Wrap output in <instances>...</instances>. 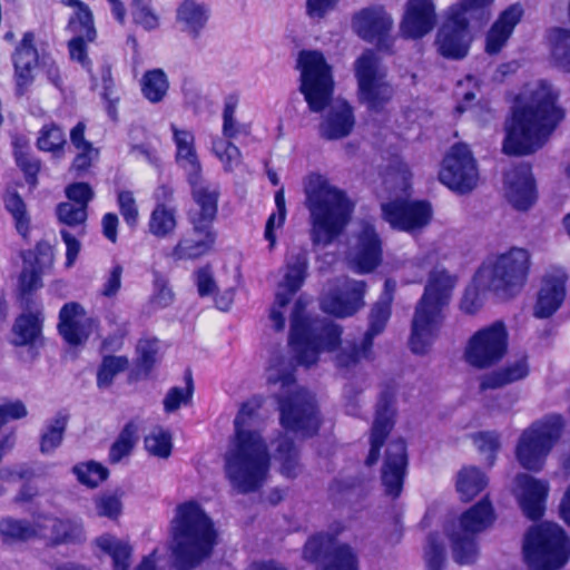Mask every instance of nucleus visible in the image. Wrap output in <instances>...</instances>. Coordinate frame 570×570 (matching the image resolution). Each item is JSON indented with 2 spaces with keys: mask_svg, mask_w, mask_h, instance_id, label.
Masks as SVG:
<instances>
[{
  "mask_svg": "<svg viewBox=\"0 0 570 570\" xmlns=\"http://www.w3.org/2000/svg\"><path fill=\"white\" fill-rule=\"evenodd\" d=\"M56 215L60 223L76 227L83 225L88 218V208L71 202H62L57 205Z\"/></svg>",
  "mask_w": 570,
  "mask_h": 570,
  "instance_id": "62",
  "label": "nucleus"
},
{
  "mask_svg": "<svg viewBox=\"0 0 570 570\" xmlns=\"http://www.w3.org/2000/svg\"><path fill=\"white\" fill-rule=\"evenodd\" d=\"M523 554L532 570H559L570 559V539L560 525L540 523L527 532Z\"/></svg>",
  "mask_w": 570,
  "mask_h": 570,
  "instance_id": "7",
  "label": "nucleus"
},
{
  "mask_svg": "<svg viewBox=\"0 0 570 570\" xmlns=\"http://www.w3.org/2000/svg\"><path fill=\"white\" fill-rule=\"evenodd\" d=\"M515 482L521 490L519 501L523 513L532 521L540 520L546 510L548 484L525 473L518 474Z\"/></svg>",
  "mask_w": 570,
  "mask_h": 570,
  "instance_id": "32",
  "label": "nucleus"
},
{
  "mask_svg": "<svg viewBox=\"0 0 570 570\" xmlns=\"http://www.w3.org/2000/svg\"><path fill=\"white\" fill-rule=\"evenodd\" d=\"M98 325L99 321L87 316L83 306L78 302L65 303L59 311L57 330L70 346L85 344Z\"/></svg>",
  "mask_w": 570,
  "mask_h": 570,
  "instance_id": "27",
  "label": "nucleus"
},
{
  "mask_svg": "<svg viewBox=\"0 0 570 570\" xmlns=\"http://www.w3.org/2000/svg\"><path fill=\"white\" fill-rule=\"evenodd\" d=\"M279 424L287 433L303 439L316 436L323 425V415L316 396L304 386H296L275 395Z\"/></svg>",
  "mask_w": 570,
  "mask_h": 570,
  "instance_id": "9",
  "label": "nucleus"
},
{
  "mask_svg": "<svg viewBox=\"0 0 570 570\" xmlns=\"http://www.w3.org/2000/svg\"><path fill=\"white\" fill-rule=\"evenodd\" d=\"M170 130L176 147V164L186 170V178L200 177L203 168L197 155L194 132L191 130L180 129L175 124L170 125Z\"/></svg>",
  "mask_w": 570,
  "mask_h": 570,
  "instance_id": "35",
  "label": "nucleus"
},
{
  "mask_svg": "<svg viewBox=\"0 0 570 570\" xmlns=\"http://www.w3.org/2000/svg\"><path fill=\"white\" fill-rule=\"evenodd\" d=\"M97 546L111 557L114 570H129L132 549L128 543L102 535L97 539Z\"/></svg>",
  "mask_w": 570,
  "mask_h": 570,
  "instance_id": "48",
  "label": "nucleus"
},
{
  "mask_svg": "<svg viewBox=\"0 0 570 570\" xmlns=\"http://www.w3.org/2000/svg\"><path fill=\"white\" fill-rule=\"evenodd\" d=\"M567 295V277L564 275H546L542 278L533 305V316L546 320L556 314Z\"/></svg>",
  "mask_w": 570,
  "mask_h": 570,
  "instance_id": "31",
  "label": "nucleus"
},
{
  "mask_svg": "<svg viewBox=\"0 0 570 570\" xmlns=\"http://www.w3.org/2000/svg\"><path fill=\"white\" fill-rule=\"evenodd\" d=\"M218 232L203 227H190L176 244L165 253V257L174 263L197 262L210 255L217 244Z\"/></svg>",
  "mask_w": 570,
  "mask_h": 570,
  "instance_id": "25",
  "label": "nucleus"
},
{
  "mask_svg": "<svg viewBox=\"0 0 570 570\" xmlns=\"http://www.w3.org/2000/svg\"><path fill=\"white\" fill-rule=\"evenodd\" d=\"M395 386L387 384L380 393L375 417L370 432V450L364 461L368 468L374 466L380 458L383 445L394 429Z\"/></svg>",
  "mask_w": 570,
  "mask_h": 570,
  "instance_id": "21",
  "label": "nucleus"
},
{
  "mask_svg": "<svg viewBox=\"0 0 570 570\" xmlns=\"http://www.w3.org/2000/svg\"><path fill=\"white\" fill-rule=\"evenodd\" d=\"M190 187L191 205L186 212L190 227L215 228L218 218L220 191L217 186L205 184L200 177H187Z\"/></svg>",
  "mask_w": 570,
  "mask_h": 570,
  "instance_id": "19",
  "label": "nucleus"
},
{
  "mask_svg": "<svg viewBox=\"0 0 570 570\" xmlns=\"http://www.w3.org/2000/svg\"><path fill=\"white\" fill-rule=\"evenodd\" d=\"M488 271V287L495 294L512 297L525 285L530 272V254L524 248L512 247L499 255L489 267H480L474 281Z\"/></svg>",
  "mask_w": 570,
  "mask_h": 570,
  "instance_id": "12",
  "label": "nucleus"
},
{
  "mask_svg": "<svg viewBox=\"0 0 570 570\" xmlns=\"http://www.w3.org/2000/svg\"><path fill=\"white\" fill-rule=\"evenodd\" d=\"M304 194L312 244L328 246L345 232L354 212V203L343 189L331 185L318 173L306 176Z\"/></svg>",
  "mask_w": 570,
  "mask_h": 570,
  "instance_id": "2",
  "label": "nucleus"
},
{
  "mask_svg": "<svg viewBox=\"0 0 570 570\" xmlns=\"http://www.w3.org/2000/svg\"><path fill=\"white\" fill-rule=\"evenodd\" d=\"M559 92L547 80H540L529 95V100L512 109L505 128L502 150L509 156L535 153L564 118L558 104Z\"/></svg>",
  "mask_w": 570,
  "mask_h": 570,
  "instance_id": "1",
  "label": "nucleus"
},
{
  "mask_svg": "<svg viewBox=\"0 0 570 570\" xmlns=\"http://www.w3.org/2000/svg\"><path fill=\"white\" fill-rule=\"evenodd\" d=\"M157 361L156 341L146 340L138 347V357L135 367L136 376L148 377L155 367Z\"/></svg>",
  "mask_w": 570,
  "mask_h": 570,
  "instance_id": "63",
  "label": "nucleus"
},
{
  "mask_svg": "<svg viewBox=\"0 0 570 570\" xmlns=\"http://www.w3.org/2000/svg\"><path fill=\"white\" fill-rule=\"evenodd\" d=\"M456 283V275L443 267H434L429 273L411 324L409 345L414 354H425L439 335Z\"/></svg>",
  "mask_w": 570,
  "mask_h": 570,
  "instance_id": "4",
  "label": "nucleus"
},
{
  "mask_svg": "<svg viewBox=\"0 0 570 570\" xmlns=\"http://www.w3.org/2000/svg\"><path fill=\"white\" fill-rule=\"evenodd\" d=\"M509 334L502 321L478 330L468 341L464 358L474 368L485 370L499 364L505 356Z\"/></svg>",
  "mask_w": 570,
  "mask_h": 570,
  "instance_id": "14",
  "label": "nucleus"
},
{
  "mask_svg": "<svg viewBox=\"0 0 570 570\" xmlns=\"http://www.w3.org/2000/svg\"><path fill=\"white\" fill-rule=\"evenodd\" d=\"M65 145L66 137L58 125L51 122L42 126L37 139L39 150L51 153L59 157L63 154Z\"/></svg>",
  "mask_w": 570,
  "mask_h": 570,
  "instance_id": "55",
  "label": "nucleus"
},
{
  "mask_svg": "<svg viewBox=\"0 0 570 570\" xmlns=\"http://www.w3.org/2000/svg\"><path fill=\"white\" fill-rule=\"evenodd\" d=\"M275 459L279 462L281 473L294 479L299 470V454L292 438L281 435L275 448Z\"/></svg>",
  "mask_w": 570,
  "mask_h": 570,
  "instance_id": "43",
  "label": "nucleus"
},
{
  "mask_svg": "<svg viewBox=\"0 0 570 570\" xmlns=\"http://www.w3.org/2000/svg\"><path fill=\"white\" fill-rule=\"evenodd\" d=\"M173 558L178 570H191L209 558L217 543L213 520L195 500L179 503L170 522Z\"/></svg>",
  "mask_w": 570,
  "mask_h": 570,
  "instance_id": "3",
  "label": "nucleus"
},
{
  "mask_svg": "<svg viewBox=\"0 0 570 570\" xmlns=\"http://www.w3.org/2000/svg\"><path fill=\"white\" fill-rule=\"evenodd\" d=\"M140 86L142 96L149 102L158 104L166 97L169 89V81L163 69L155 68L144 72Z\"/></svg>",
  "mask_w": 570,
  "mask_h": 570,
  "instance_id": "45",
  "label": "nucleus"
},
{
  "mask_svg": "<svg viewBox=\"0 0 570 570\" xmlns=\"http://www.w3.org/2000/svg\"><path fill=\"white\" fill-rule=\"evenodd\" d=\"M365 292L364 281L346 278L323 295L321 308L325 314L337 318L353 316L364 306Z\"/></svg>",
  "mask_w": 570,
  "mask_h": 570,
  "instance_id": "22",
  "label": "nucleus"
},
{
  "mask_svg": "<svg viewBox=\"0 0 570 570\" xmlns=\"http://www.w3.org/2000/svg\"><path fill=\"white\" fill-rule=\"evenodd\" d=\"M239 104V96L236 92L225 97L223 109V138L213 140L212 150L214 155L222 161L226 171H232L240 164L242 153L239 148L232 142L238 135H247L249 129L247 125L239 124L235 119V112Z\"/></svg>",
  "mask_w": 570,
  "mask_h": 570,
  "instance_id": "18",
  "label": "nucleus"
},
{
  "mask_svg": "<svg viewBox=\"0 0 570 570\" xmlns=\"http://www.w3.org/2000/svg\"><path fill=\"white\" fill-rule=\"evenodd\" d=\"M409 454L404 439H392L386 443L381 468V482L386 495L397 499L403 492L407 474Z\"/></svg>",
  "mask_w": 570,
  "mask_h": 570,
  "instance_id": "24",
  "label": "nucleus"
},
{
  "mask_svg": "<svg viewBox=\"0 0 570 570\" xmlns=\"http://www.w3.org/2000/svg\"><path fill=\"white\" fill-rule=\"evenodd\" d=\"M269 466L265 440L258 431L243 429L237 416L233 446L225 461L228 480L239 493L256 492L264 485Z\"/></svg>",
  "mask_w": 570,
  "mask_h": 570,
  "instance_id": "5",
  "label": "nucleus"
},
{
  "mask_svg": "<svg viewBox=\"0 0 570 570\" xmlns=\"http://www.w3.org/2000/svg\"><path fill=\"white\" fill-rule=\"evenodd\" d=\"M344 530L338 523L332 532H316L304 544V559L318 566V570H358V557L348 543H338Z\"/></svg>",
  "mask_w": 570,
  "mask_h": 570,
  "instance_id": "13",
  "label": "nucleus"
},
{
  "mask_svg": "<svg viewBox=\"0 0 570 570\" xmlns=\"http://www.w3.org/2000/svg\"><path fill=\"white\" fill-rule=\"evenodd\" d=\"M488 485V478L483 471L475 466H464L458 474L456 491L464 502L473 500Z\"/></svg>",
  "mask_w": 570,
  "mask_h": 570,
  "instance_id": "41",
  "label": "nucleus"
},
{
  "mask_svg": "<svg viewBox=\"0 0 570 570\" xmlns=\"http://www.w3.org/2000/svg\"><path fill=\"white\" fill-rule=\"evenodd\" d=\"M564 425L563 416L557 413L546 414L533 421L522 431L515 445L519 464L527 471H541L548 455L559 442Z\"/></svg>",
  "mask_w": 570,
  "mask_h": 570,
  "instance_id": "8",
  "label": "nucleus"
},
{
  "mask_svg": "<svg viewBox=\"0 0 570 570\" xmlns=\"http://www.w3.org/2000/svg\"><path fill=\"white\" fill-rule=\"evenodd\" d=\"M23 312L17 316L12 326L16 346H29L43 344V316L41 311Z\"/></svg>",
  "mask_w": 570,
  "mask_h": 570,
  "instance_id": "36",
  "label": "nucleus"
},
{
  "mask_svg": "<svg viewBox=\"0 0 570 570\" xmlns=\"http://www.w3.org/2000/svg\"><path fill=\"white\" fill-rule=\"evenodd\" d=\"M436 18L433 0H407L400 32L405 39H422L434 29Z\"/></svg>",
  "mask_w": 570,
  "mask_h": 570,
  "instance_id": "28",
  "label": "nucleus"
},
{
  "mask_svg": "<svg viewBox=\"0 0 570 570\" xmlns=\"http://www.w3.org/2000/svg\"><path fill=\"white\" fill-rule=\"evenodd\" d=\"M355 125L352 106L342 101L331 109L321 126V136L327 140H336L347 137Z\"/></svg>",
  "mask_w": 570,
  "mask_h": 570,
  "instance_id": "37",
  "label": "nucleus"
},
{
  "mask_svg": "<svg viewBox=\"0 0 570 570\" xmlns=\"http://www.w3.org/2000/svg\"><path fill=\"white\" fill-rule=\"evenodd\" d=\"M43 286L41 271L35 266L23 267L18 276L17 298L23 309L37 305L36 293Z\"/></svg>",
  "mask_w": 570,
  "mask_h": 570,
  "instance_id": "40",
  "label": "nucleus"
},
{
  "mask_svg": "<svg viewBox=\"0 0 570 570\" xmlns=\"http://www.w3.org/2000/svg\"><path fill=\"white\" fill-rule=\"evenodd\" d=\"M393 20L382 6L367 7L353 17L356 33L365 41L374 43L379 50L392 52L390 36Z\"/></svg>",
  "mask_w": 570,
  "mask_h": 570,
  "instance_id": "23",
  "label": "nucleus"
},
{
  "mask_svg": "<svg viewBox=\"0 0 570 570\" xmlns=\"http://www.w3.org/2000/svg\"><path fill=\"white\" fill-rule=\"evenodd\" d=\"M550 55L553 63L562 72L570 75V30L557 28L551 43Z\"/></svg>",
  "mask_w": 570,
  "mask_h": 570,
  "instance_id": "52",
  "label": "nucleus"
},
{
  "mask_svg": "<svg viewBox=\"0 0 570 570\" xmlns=\"http://www.w3.org/2000/svg\"><path fill=\"white\" fill-rule=\"evenodd\" d=\"M138 440V424L134 420H130L122 426L116 440L109 448V463L117 464L122 459L129 456L132 453Z\"/></svg>",
  "mask_w": 570,
  "mask_h": 570,
  "instance_id": "42",
  "label": "nucleus"
},
{
  "mask_svg": "<svg viewBox=\"0 0 570 570\" xmlns=\"http://www.w3.org/2000/svg\"><path fill=\"white\" fill-rule=\"evenodd\" d=\"M129 360L125 355H105L97 371V385L99 389L112 384L117 374L127 370Z\"/></svg>",
  "mask_w": 570,
  "mask_h": 570,
  "instance_id": "56",
  "label": "nucleus"
},
{
  "mask_svg": "<svg viewBox=\"0 0 570 570\" xmlns=\"http://www.w3.org/2000/svg\"><path fill=\"white\" fill-rule=\"evenodd\" d=\"M355 77L360 100L370 111L382 112L394 96L393 86L379 72L372 51L363 52L355 61Z\"/></svg>",
  "mask_w": 570,
  "mask_h": 570,
  "instance_id": "15",
  "label": "nucleus"
},
{
  "mask_svg": "<svg viewBox=\"0 0 570 570\" xmlns=\"http://www.w3.org/2000/svg\"><path fill=\"white\" fill-rule=\"evenodd\" d=\"M4 208L13 218L17 232L26 238L30 233V216L23 198L17 190L9 191L4 198Z\"/></svg>",
  "mask_w": 570,
  "mask_h": 570,
  "instance_id": "49",
  "label": "nucleus"
},
{
  "mask_svg": "<svg viewBox=\"0 0 570 570\" xmlns=\"http://www.w3.org/2000/svg\"><path fill=\"white\" fill-rule=\"evenodd\" d=\"M529 374V366L525 360L517 361L500 371L493 372L481 381L480 389L482 391L489 389H498L507 384L527 377Z\"/></svg>",
  "mask_w": 570,
  "mask_h": 570,
  "instance_id": "44",
  "label": "nucleus"
},
{
  "mask_svg": "<svg viewBox=\"0 0 570 570\" xmlns=\"http://www.w3.org/2000/svg\"><path fill=\"white\" fill-rule=\"evenodd\" d=\"M117 205L124 222L131 228L136 227L139 212L134 194L130 190H119L117 193Z\"/></svg>",
  "mask_w": 570,
  "mask_h": 570,
  "instance_id": "64",
  "label": "nucleus"
},
{
  "mask_svg": "<svg viewBox=\"0 0 570 570\" xmlns=\"http://www.w3.org/2000/svg\"><path fill=\"white\" fill-rule=\"evenodd\" d=\"M79 483L95 489L109 476V470L96 461L81 462L72 468Z\"/></svg>",
  "mask_w": 570,
  "mask_h": 570,
  "instance_id": "54",
  "label": "nucleus"
},
{
  "mask_svg": "<svg viewBox=\"0 0 570 570\" xmlns=\"http://www.w3.org/2000/svg\"><path fill=\"white\" fill-rule=\"evenodd\" d=\"M148 232L157 239L170 237L178 226L177 208L156 203L148 219Z\"/></svg>",
  "mask_w": 570,
  "mask_h": 570,
  "instance_id": "38",
  "label": "nucleus"
},
{
  "mask_svg": "<svg viewBox=\"0 0 570 570\" xmlns=\"http://www.w3.org/2000/svg\"><path fill=\"white\" fill-rule=\"evenodd\" d=\"M522 17L523 8L520 3L510 4L500 12L485 36V51L489 55H497L502 50Z\"/></svg>",
  "mask_w": 570,
  "mask_h": 570,
  "instance_id": "34",
  "label": "nucleus"
},
{
  "mask_svg": "<svg viewBox=\"0 0 570 570\" xmlns=\"http://www.w3.org/2000/svg\"><path fill=\"white\" fill-rule=\"evenodd\" d=\"M508 200L518 210H528L537 200V184L532 167L522 163L505 174Z\"/></svg>",
  "mask_w": 570,
  "mask_h": 570,
  "instance_id": "29",
  "label": "nucleus"
},
{
  "mask_svg": "<svg viewBox=\"0 0 570 570\" xmlns=\"http://www.w3.org/2000/svg\"><path fill=\"white\" fill-rule=\"evenodd\" d=\"M72 37L67 41L69 59L78 63L90 77L92 85L98 83L94 73L92 61L89 57L88 45L96 41L98 32L94 23L67 28Z\"/></svg>",
  "mask_w": 570,
  "mask_h": 570,
  "instance_id": "33",
  "label": "nucleus"
},
{
  "mask_svg": "<svg viewBox=\"0 0 570 570\" xmlns=\"http://www.w3.org/2000/svg\"><path fill=\"white\" fill-rule=\"evenodd\" d=\"M301 69L299 91L313 112L325 110L333 98L334 80L332 67L317 50H303L298 56Z\"/></svg>",
  "mask_w": 570,
  "mask_h": 570,
  "instance_id": "11",
  "label": "nucleus"
},
{
  "mask_svg": "<svg viewBox=\"0 0 570 570\" xmlns=\"http://www.w3.org/2000/svg\"><path fill=\"white\" fill-rule=\"evenodd\" d=\"M439 180L459 194H466L476 186V164L464 144L453 145L445 155L439 170Z\"/></svg>",
  "mask_w": 570,
  "mask_h": 570,
  "instance_id": "17",
  "label": "nucleus"
},
{
  "mask_svg": "<svg viewBox=\"0 0 570 570\" xmlns=\"http://www.w3.org/2000/svg\"><path fill=\"white\" fill-rule=\"evenodd\" d=\"M11 61L13 66L14 94L22 97L35 81V70L39 67L40 55L36 46V33L31 30L23 32L16 45Z\"/></svg>",
  "mask_w": 570,
  "mask_h": 570,
  "instance_id": "26",
  "label": "nucleus"
},
{
  "mask_svg": "<svg viewBox=\"0 0 570 570\" xmlns=\"http://www.w3.org/2000/svg\"><path fill=\"white\" fill-rule=\"evenodd\" d=\"M274 200L276 210L267 217L264 230V238L268 242L269 250H273L276 246L277 236L275 230L283 228L286 220L287 210L284 188L275 193Z\"/></svg>",
  "mask_w": 570,
  "mask_h": 570,
  "instance_id": "50",
  "label": "nucleus"
},
{
  "mask_svg": "<svg viewBox=\"0 0 570 570\" xmlns=\"http://www.w3.org/2000/svg\"><path fill=\"white\" fill-rule=\"evenodd\" d=\"M132 20L147 31L158 28L159 17L151 8V0H132L130 3Z\"/></svg>",
  "mask_w": 570,
  "mask_h": 570,
  "instance_id": "59",
  "label": "nucleus"
},
{
  "mask_svg": "<svg viewBox=\"0 0 570 570\" xmlns=\"http://www.w3.org/2000/svg\"><path fill=\"white\" fill-rule=\"evenodd\" d=\"M382 240L375 227L365 223L362 225L357 236L354 255V264L361 274H368L376 269L382 263Z\"/></svg>",
  "mask_w": 570,
  "mask_h": 570,
  "instance_id": "30",
  "label": "nucleus"
},
{
  "mask_svg": "<svg viewBox=\"0 0 570 570\" xmlns=\"http://www.w3.org/2000/svg\"><path fill=\"white\" fill-rule=\"evenodd\" d=\"M308 269V257L305 250H301L291 256L286 264L284 275V287L289 293H297L303 286Z\"/></svg>",
  "mask_w": 570,
  "mask_h": 570,
  "instance_id": "46",
  "label": "nucleus"
},
{
  "mask_svg": "<svg viewBox=\"0 0 570 570\" xmlns=\"http://www.w3.org/2000/svg\"><path fill=\"white\" fill-rule=\"evenodd\" d=\"M68 424V415L58 413L40 436V452L48 454L60 446Z\"/></svg>",
  "mask_w": 570,
  "mask_h": 570,
  "instance_id": "51",
  "label": "nucleus"
},
{
  "mask_svg": "<svg viewBox=\"0 0 570 570\" xmlns=\"http://www.w3.org/2000/svg\"><path fill=\"white\" fill-rule=\"evenodd\" d=\"M424 559L426 570H444L446 552L439 532H431L428 535Z\"/></svg>",
  "mask_w": 570,
  "mask_h": 570,
  "instance_id": "57",
  "label": "nucleus"
},
{
  "mask_svg": "<svg viewBox=\"0 0 570 570\" xmlns=\"http://www.w3.org/2000/svg\"><path fill=\"white\" fill-rule=\"evenodd\" d=\"M176 18L185 24L193 38H198L209 19V10L196 0H184L177 8Z\"/></svg>",
  "mask_w": 570,
  "mask_h": 570,
  "instance_id": "39",
  "label": "nucleus"
},
{
  "mask_svg": "<svg viewBox=\"0 0 570 570\" xmlns=\"http://www.w3.org/2000/svg\"><path fill=\"white\" fill-rule=\"evenodd\" d=\"M100 151L96 147L77 149V154L73 157L69 173L73 175L75 178H85L91 174V168L94 163L98 160Z\"/></svg>",
  "mask_w": 570,
  "mask_h": 570,
  "instance_id": "60",
  "label": "nucleus"
},
{
  "mask_svg": "<svg viewBox=\"0 0 570 570\" xmlns=\"http://www.w3.org/2000/svg\"><path fill=\"white\" fill-rule=\"evenodd\" d=\"M144 444L149 454L160 459L169 458L173 452L171 434L163 429L146 435Z\"/></svg>",
  "mask_w": 570,
  "mask_h": 570,
  "instance_id": "58",
  "label": "nucleus"
},
{
  "mask_svg": "<svg viewBox=\"0 0 570 570\" xmlns=\"http://www.w3.org/2000/svg\"><path fill=\"white\" fill-rule=\"evenodd\" d=\"M392 294L385 299L376 302L370 313V335L381 334L391 317Z\"/></svg>",
  "mask_w": 570,
  "mask_h": 570,
  "instance_id": "61",
  "label": "nucleus"
},
{
  "mask_svg": "<svg viewBox=\"0 0 570 570\" xmlns=\"http://www.w3.org/2000/svg\"><path fill=\"white\" fill-rule=\"evenodd\" d=\"M0 532L4 542H26L37 535L35 527L29 521L13 518L0 521Z\"/></svg>",
  "mask_w": 570,
  "mask_h": 570,
  "instance_id": "53",
  "label": "nucleus"
},
{
  "mask_svg": "<svg viewBox=\"0 0 570 570\" xmlns=\"http://www.w3.org/2000/svg\"><path fill=\"white\" fill-rule=\"evenodd\" d=\"M184 387L173 386L168 390L167 394L165 395L163 404L164 411L166 413H174L178 409H180L181 405H188L191 403L195 392V385L193 372L189 367L186 368L184 372Z\"/></svg>",
  "mask_w": 570,
  "mask_h": 570,
  "instance_id": "47",
  "label": "nucleus"
},
{
  "mask_svg": "<svg viewBox=\"0 0 570 570\" xmlns=\"http://www.w3.org/2000/svg\"><path fill=\"white\" fill-rule=\"evenodd\" d=\"M382 218L400 232H414L426 226L432 218V207L426 200L394 198L381 205Z\"/></svg>",
  "mask_w": 570,
  "mask_h": 570,
  "instance_id": "20",
  "label": "nucleus"
},
{
  "mask_svg": "<svg viewBox=\"0 0 570 570\" xmlns=\"http://www.w3.org/2000/svg\"><path fill=\"white\" fill-rule=\"evenodd\" d=\"M304 308L298 299L291 317L288 342L297 364L311 367L323 352L341 347L343 328L333 321L305 315Z\"/></svg>",
  "mask_w": 570,
  "mask_h": 570,
  "instance_id": "6",
  "label": "nucleus"
},
{
  "mask_svg": "<svg viewBox=\"0 0 570 570\" xmlns=\"http://www.w3.org/2000/svg\"><path fill=\"white\" fill-rule=\"evenodd\" d=\"M495 512L489 495L465 510L459 519V531L451 537L453 558L456 563L472 564L479 556L476 537L495 521Z\"/></svg>",
  "mask_w": 570,
  "mask_h": 570,
  "instance_id": "10",
  "label": "nucleus"
},
{
  "mask_svg": "<svg viewBox=\"0 0 570 570\" xmlns=\"http://www.w3.org/2000/svg\"><path fill=\"white\" fill-rule=\"evenodd\" d=\"M472 42L473 33L468 17L449 9L435 35L438 53L448 60H463L469 55Z\"/></svg>",
  "mask_w": 570,
  "mask_h": 570,
  "instance_id": "16",
  "label": "nucleus"
}]
</instances>
